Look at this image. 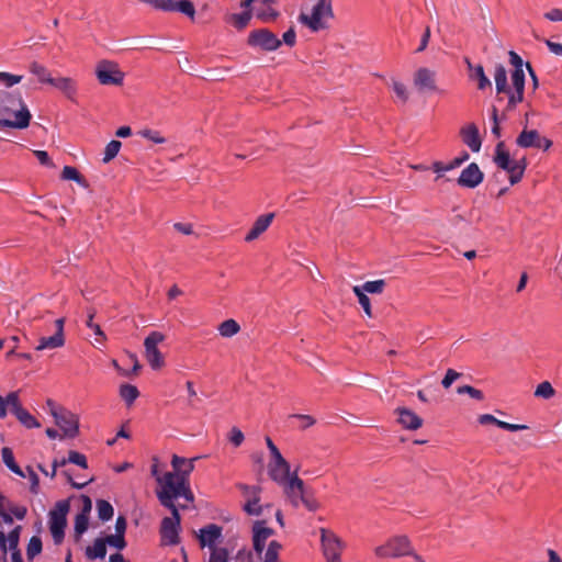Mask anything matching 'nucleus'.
Instances as JSON below:
<instances>
[{"instance_id": "49530a36", "label": "nucleus", "mask_w": 562, "mask_h": 562, "mask_svg": "<svg viewBox=\"0 0 562 562\" xmlns=\"http://www.w3.org/2000/svg\"><path fill=\"white\" fill-rule=\"evenodd\" d=\"M10 503L11 502L0 492V517L7 525H11L13 522L12 516L8 513V506Z\"/></svg>"}, {"instance_id": "39448f33", "label": "nucleus", "mask_w": 562, "mask_h": 562, "mask_svg": "<svg viewBox=\"0 0 562 562\" xmlns=\"http://www.w3.org/2000/svg\"><path fill=\"white\" fill-rule=\"evenodd\" d=\"M493 161L499 169L508 173L512 186L518 183L522 179L527 167L525 158L518 160L510 158L508 150L505 148L504 142H499L495 146Z\"/></svg>"}, {"instance_id": "8fccbe9b", "label": "nucleus", "mask_w": 562, "mask_h": 562, "mask_svg": "<svg viewBox=\"0 0 562 562\" xmlns=\"http://www.w3.org/2000/svg\"><path fill=\"white\" fill-rule=\"evenodd\" d=\"M238 487L247 501L260 496L261 493V487L258 485L239 484Z\"/></svg>"}, {"instance_id": "603ef678", "label": "nucleus", "mask_w": 562, "mask_h": 562, "mask_svg": "<svg viewBox=\"0 0 562 562\" xmlns=\"http://www.w3.org/2000/svg\"><path fill=\"white\" fill-rule=\"evenodd\" d=\"M61 178L64 180H71L79 184L82 183V178L79 175L78 170L75 167L71 166H65L61 172Z\"/></svg>"}, {"instance_id": "bb28decb", "label": "nucleus", "mask_w": 562, "mask_h": 562, "mask_svg": "<svg viewBox=\"0 0 562 562\" xmlns=\"http://www.w3.org/2000/svg\"><path fill=\"white\" fill-rule=\"evenodd\" d=\"M465 64H467L468 69L470 71V78L473 79V80L474 79L477 80V88L480 90H484L487 87H491V81L486 77V75L484 72L483 66H481V65H476V66L472 65L471 61L469 60V58H465Z\"/></svg>"}, {"instance_id": "de8ad7c7", "label": "nucleus", "mask_w": 562, "mask_h": 562, "mask_svg": "<svg viewBox=\"0 0 562 562\" xmlns=\"http://www.w3.org/2000/svg\"><path fill=\"white\" fill-rule=\"evenodd\" d=\"M392 89L401 102L405 103L408 100V91L403 82L393 79Z\"/></svg>"}, {"instance_id": "0eeeda50", "label": "nucleus", "mask_w": 562, "mask_h": 562, "mask_svg": "<svg viewBox=\"0 0 562 562\" xmlns=\"http://www.w3.org/2000/svg\"><path fill=\"white\" fill-rule=\"evenodd\" d=\"M374 553L380 559L413 555L415 561L423 562L422 557L414 553L409 539L406 536H395L384 544L375 548Z\"/></svg>"}, {"instance_id": "680f3d73", "label": "nucleus", "mask_w": 562, "mask_h": 562, "mask_svg": "<svg viewBox=\"0 0 562 562\" xmlns=\"http://www.w3.org/2000/svg\"><path fill=\"white\" fill-rule=\"evenodd\" d=\"M87 327H89L91 330H93L94 335L98 336L95 340L98 342H102L105 339V336L101 329V327L98 324L93 323V315H89V318L86 323Z\"/></svg>"}, {"instance_id": "09e8293b", "label": "nucleus", "mask_w": 562, "mask_h": 562, "mask_svg": "<svg viewBox=\"0 0 562 562\" xmlns=\"http://www.w3.org/2000/svg\"><path fill=\"white\" fill-rule=\"evenodd\" d=\"M250 19H251V14L249 11L234 13L231 15V21L234 23V25L237 29L245 27L248 24V22L250 21Z\"/></svg>"}, {"instance_id": "f257e3e1", "label": "nucleus", "mask_w": 562, "mask_h": 562, "mask_svg": "<svg viewBox=\"0 0 562 562\" xmlns=\"http://www.w3.org/2000/svg\"><path fill=\"white\" fill-rule=\"evenodd\" d=\"M198 458L186 459L177 454L172 456L171 467L173 471L159 473L158 459L154 458L150 468L151 475L156 479L158 490L156 491L157 498L167 492L175 497H182L189 503H193L194 495L190 486V474L194 470V462Z\"/></svg>"}, {"instance_id": "6ab92c4d", "label": "nucleus", "mask_w": 562, "mask_h": 562, "mask_svg": "<svg viewBox=\"0 0 562 562\" xmlns=\"http://www.w3.org/2000/svg\"><path fill=\"white\" fill-rule=\"evenodd\" d=\"M223 538V528L216 524H210L198 532V540L201 548H209L211 551L217 549V543Z\"/></svg>"}, {"instance_id": "4d7b16f0", "label": "nucleus", "mask_w": 562, "mask_h": 562, "mask_svg": "<svg viewBox=\"0 0 562 562\" xmlns=\"http://www.w3.org/2000/svg\"><path fill=\"white\" fill-rule=\"evenodd\" d=\"M228 555L226 548H217L211 551L209 562H228Z\"/></svg>"}, {"instance_id": "c85d7f7f", "label": "nucleus", "mask_w": 562, "mask_h": 562, "mask_svg": "<svg viewBox=\"0 0 562 562\" xmlns=\"http://www.w3.org/2000/svg\"><path fill=\"white\" fill-rule=\"evenodd\" d=\"M1 457H2L3 463L11 472H13L14 474H16L21 477H25V473L15 462L13 451L9 447H3L1 449Z\"/></svg>"}, {"instance_id": "9b49d317", "label": "nucleus", "mask_w": 562, "mask_h": 562, "mask_svg": "<svg viewBox=\"0 0 562 562\" xmlns=\"http://www.w3.org/2000/svg\"><path fill=\"white\" fill-rule=\"evenodd\" d=\"M98 81L103 86H120L124 80V72L119 66L110 60H101L95 67Z\"/></svg>"}, {"instance_id": "864d4df0", "label": "nucleus", "mask_w": 562, "mask_h": 562, "mask_svg": "<svg viewBox=\"0 0 562 562\" xmlns=\"http://www.w3.org/2000/svg\"><path fill=\"white\" fill-rule=\"evenodd\" d=\"M68 462L76 464V465L80 467L81 469L88 468V462H87L86 456L78 451H75V450L69 451Z\"/></svg>"}, {"instance_id": "a878e982", "label": "nucleus", "mask_w": 562, "mask_h": 562, "mask_svg": "<svg viewBox=\"0 0 562 562\" xmlns=\"http://www.w3.org/2000/svg\"><path fill=\"white\" fill-rule=\"evenodd\" d=\"M516 144L521 148L541 147V136L536 130H524L516 138Z\"/></svg>"}, {"instance_id": "f03ea898", "label": "nucleus", "mask_w": 562, "mask_h": 562, "mask_svg": "<svg viewBox=\"0 0 562 562\" xmlns=\"http://www.w3.org/2000/svg\"><path fill=\"white\" fill-rule=\"evenodd\" d=\"M509 61L514 67V70L510 76L512 88L508 87L507 83V71L505 67L501 64L495 66L494 71V81L497 93H507L508 95V109H514L518 103L524 100V91H525V71H524V61L521 57L510 50L508 53Z\"/></svg>"}, {"instance_id": "c9c22d12", "label": "nucleus", "mask_w": 562, "mask_h": 562, "mask_svg": "<svg viewBox=\"0 0 562 562\" xmlns=\"http://www.w3.org/2000/svg\"><path fill=\"white\" fill-rule=\"evenodd\" d=\"M352 291L356 294V296L358 297L359 304L361 305L366 315L371 317L372 316L371 302H370V299L368 297V295L362 291L360 285H355Z\"/></svg>"}, {"instance_id": "ea45409f", "label": "nucleus", "mask_w": 562, "mask_h": 562, "mask_svg": "<svg viewBox=\"0 0 562 562\" xmlns=\"http://www.w3.org/2000/svg\"><path fill=\"white\" fill-rule=\"evenodd\" d=\"M42 540L41 538L34 536L30 539L26 548V557L29 560H33L36 555L42 552Z\"/></svg>"}, {"instance_id": "6e6d98bb", "label": "nucleus", "mask_w": 562, "mask_h": 562, "mask_svg": "<svg viewBox=\"0 0 562 562\" xmlns=\"http://www.w3.org/2000/svg\"><path fill=\"white\" fill-rule=\"evenodd\" d=\"M458 394H468L472 398L482 401L484 398V394L482 391L471 386V385H462L457 389Z\"/></svg>"}, {"instance_id": "4be33fe9", "label": "nucleus", "mask_w": 562, "mask_h": 562, "mask_svg": "<svg viewBox=\"0 0 562 562\" xmlns=\"http://www.w3.org/2000/svg\"><path fill=\"white\" fill-rule=\"evenodd\" d=\"M462 142L473 151L479 153L482 147V139L479 128L474 123H470L460 130Z\"/></svg>"}, {"instance_id": "a211bd4d", "label": "nucleus", "mask_w": 562, "mask_h": 562, "mask_svg": "<svg viewBox=\"0 0 562 562\" xmlns=\"http://www.w3.org/2000/svg\"><path fill=\"white\" fill-rule=\"evenodd\" d=\"M279 485L283 488L291 505L295 508L299 507L305 495V487L304 482L297 476L296 471L293 472L291 477L286 479L285 483H280Z\"/></svg>"}, {"instance_id": "052dcab7", "label": "nucleus", "mask_w": 562, "mask_h": 562, "mask_svg": "<svg viewBox=\"0 0 562 562\" xmlns=\"http://www.w3.org/2000/svg\"><path fill=\"white\" fill-rule=\"evenodd\" d=\"M291 417L300 420L301 424L299 427L301 429H306L315 424V418L311 415L293 414Z\"/></svg>"}, {"instance_id": "f3484780", "label": "nucleus", "mask_w": 562, "mask_h": 562, "mask_svg": "<svg viewBox=\"0 0 562 562\" xmlns=\"http://www.w3.org/2000/svg\"><path fill=\"white\" fill-rule=\"evenodd\" d=\"M55 424L61 429L65 437L75 438L79 432V417L70 411L53 412Z\"/></svg>"}, {"instance_id": "423d86ee", "label": "nucleus", "mask_w": 562, "mask_h": 562, "mask_svg": "<svg viewBox=\"0 0 562 562\" xmlns=\"http://www.w3.org/2000/svg\"><path fill=\"white\" fill-rule=\"evenodd\" d=\"M334 18L331 0H317L310 14L301 13L299 21L312 32H318L328 27V22Z\"/></svg>"}, {"instance_id": "2eb2a0df", "label": "nucleus", "mask_w": 562, "mask_h": 562, "mask_svg": "<svg viewBox=\"0 0 562 562\" xmlns=\"http://www.w3.org/2000/svg\"><path fill=\"white\" fill-rule=\"evenodd\" d=\"M413 82L420 93L442 92L437 87V72L430 68H418L414 74Z\"/></svg>"}, {"instance_id": "aec40b11", "label": "nucleus", "mask_w": 562, "mask_h": 562, "mask_svg": "<svg viewBox=\"0 0 562 562\" xmlns=\"http://www.w3.org/2000/svg\"><path fill=\"white\" fill-rule=\"evenodd\" d=\"M484 180V173L475 162L468 165L458 178V184L463 188L474 189Z\"/></svg>"}, {"instance_id": "a18cd8bd", "label": "nucleus", "mask_w": 562, "mask_h": 562, "mask_svg": "<svg viewBox=\"0 0 562 562\" xmlns=\"http://www.w3.org/2000/svg\"><path fill=\"white\" fill-rule=\"evenodd\" d=\"M89 526V518L86 513H80L75 518V532L77 537H80L83 532L87 531Z\"/></svg>"}, {"instance_id": "b1692460", "label": "nucleus", "mask_w": 562, "mask_h": 562, "mask_svg": "<svg viewBox=\"0 0 562 562\" xmlns=\"http://www.w3.org/2000/svg\"><path fill=\"white\" fill-rule=\"evenodd\" d=\"M396 413L398 415L397 422L402 425L403 428L408 430H416L422 427L423 419L413 411L405 407H398Z\"/></svg>"}, {"instance_id": "bf43d9fd", "label": "nucleus", "mask_w": 562, "mask_h": 562, "mask_svg": "<svg viewBox=\"0 0 562 562\" xmlns=\"http://www.w3.org/2000/svg\"><path fill=\"white\" fill-rule=\"evenodd\" d=\"M8 513H10L12 517L14 516L16 519L22 520L25 518L27 509L24 506H18L10 503L8 506Z\"/></svg>"}, {"instance_id": "3c124183", "label": "nucleus", "mask_w": 562, "mask_h": 562, "mask_svg": "<svg viewBox=\"0 0 562 562\" xmlns=\"http://www.w3.org/2000/svg\"><path fill=\"white\" fill-rule=\"evenodd\" d=\"M260 496L256 498H251V501H246L244 505V510L251 516H259L261 514V506L259 504Z\"/></svg>"}, {"instance_id": "cd10ccee", "label": "nucleus", "mask_w": 562, "mask_h": 562, "mask_svg": "<svg viewBox=\"0 0 562 562\" xmlns=\"http://www.w3.org/2000/svg\"><path fill=\"white\" fill-rule=\"evenodd\" d=\"M29 71L31 75L36 77L37 82L42 85H52L54 77L50 71L42 64L32 61L29 65Z\"/></svg>"}, {"instance_id": "6e6552de", "label": "nucleus", "mask_w": 562, "mask_h": 562, "mask_svg": "<svg viewBox=\"0 0 562 562\" xmlns=\"http://www.w3.org/2000/svg\"><path fill=\"white\" fill-rule=\"evenodd\" d=\"M321 548L326 562H341V553L346 543L331 530L319 529Z\"/></svg>"}, {"instance_id": "37998d69", "label": "nucleus", "mask_w": 562, "mask_h": 562, "mask_svg": "<svg viewBox=\"0 0 562 562\" xmlns=\"http://www.w3.org/2000/svg\"><path fill=\"white\" fill-rule=\"evenodd\" d=\"M137 134L149 142H153L154 144H165L166 138L161 136V134L158 131L150 130V128H144L137 132Z\"/></svg>"}, {"instance_id": "7ed1b4c3", "label": "nucleus", "mask_w": 562, "mask_h": 562, "mask_svg": "<svg viewBox=\"0 0 562 562\" xmlns=\"http://www.w3.org/2000/svg\"><path fill=\"white\" fill-rule=\"evenodd\" d=\"M32 115L19 92L0 90V128L23 130L30 125Z\"/></svg>"}, {"instance_id": "c756f323", "label": "nucleus", "mask_w": 562, "mask_h": 562, "mask_svg": "<svg viewBox=\"0 0 562 562\" xmlns=\"http://www.w3.org/2000/svg\"><path fill=\"white\" fill-rule=\"evenodd\" d=\"M86 555L90 560L103 559L106 554V543L103 538L94 540L92 546L86 548Z\"/></svg>"}, {"instance_id": "412c9836", "label": "nucleus", "mask_w": 562, "mask_h": 562, "mask_svg": "<svg viewBox=\"0 0 562 562\" xmlns=\"http://www.w3.org/2000/svg\"><path fill=\"white\" fill-rule=\"evenodd\" d=\"M273 535V529L266 526L265 520H258L252 527V544L257 554H261L265 550L266 542Z\"/></svg>"}, {"instance_id": "c03bdc74", "label": "nucleus", "mask_w": 562, "mask_h": 562, "mask_svg": "<svg viewBox=\"0 0 562 562\" xmlns=\"http://www.w3.org/2000/svg\"><path fill=\"white\" fill-rule=\"evenodd\" d=\"M554 395V389L551 385L550 382L544 381L537 385L535 390V396L541 397V398H551Z\"/></svg>"}, {"instance_id": "79ce46f5", "label": "nucleus", "mask_w": 562, "mask_h": 562, "mask_svg": "<svg viewBox=\"0 0 562 562\" xmlns=\"http://www.w3.org/2000/svg\"><path fill=\"white\" fill-rule=\"evenodd\" d=\"M23 79L21 75H14L7 71H0V85L5 88H11L18 83H20Z\"/></svg>"}, {"instance_id": "e2e57ef3", "label": "nucleus", "mask_w": 562, "mask_h": 562, "mask_svg": "<svg viewBox=\"0 0 562 562\" xmlns=\"http://www.w3.org/2000/svg\"><path fill=\"white\" fill-rule=\"evenodd\" d=\"M244 439L245 436L243 431L237 427H233L229 434V441L232 442V445L234 447H239L243 443Z\"/></svg>"}, {"instance_id": "58836bf2", "label": "nucleus", "mask_w": 562, "mask_h": 562, "mask_svg": "<svg viewBox=\"0 0 562 562\" xmlns=\"http://www.w3.org/2000/svg\"><path fill=\"white\" fill-rule=\"evenodd\" d=\"M121 146H122V144L120 140L113 139L110 143H108V145L105 146V149H104V156L102 158V161L106 164V162L111 161L112 159H114L117 156V154L121 149Z\"/></svg>"}, {"instance_id": "9d476101", "label": "nucleus", "mask_w": 562, "mask_h": 562, "mask_svg": "<svg viewBox=\"0 0 562 562\" xmlns=\"http://www.w3.org/2000/svg\"><path fill=\"white\" fill-rule=\"evenodd\" d=\"M165 340V335L160 331H151L144 340L145 358L153 370H158L164 366V357L158 349V345Z\"/></svg>"}, {"instance_id": "5701e85b", "label": "nucleus", "mask_w": 562, "mask_h": 562, "mask_svg": "<svg viewBox=\"0 0 562 562\" xmlns=\"http://www.w3.org/2000/svg\"><path fill=\"white\" fill-rule=\"evenodd\" d=\"M274 218V213L262 214L252 224L251 228L245 236L246 241H252L257 239L262 233H265Z\"/></svg>"}, {"instance_id": "0e129e2a", "label": "nucleus", "mask_w": 562, "mask_h": 562, "mask_svg": "<svg viewBox=\"0 0 562 562\" xmlns=\"http://www.w3.org/2000/svg\"><path fill=\"white\" fill-rule=\"evenodd\" d=\"M27 473H29V480H30V491L33 493V494H37L38 493V487H40V479H38V475L34 472V470L30 467H27Z\"/></svg>"}, {"instance_id": "473e14b6", "label": "nucleus", "mask_w": 562, "mask_h": 562, "mask_svg": "<svg viewBox=\"0 0 562 562\" xmlns=\"http://www.w3.org/2000/svg\"><path fill=\"white\" fill-rule=\"evenodd\" d=\"M16 419L27 429L40 428V422L24 407L15 415Z\"/></svg>"}, {"instance_id": "f704fd0d", "label": "nucleus", "mask_w": 562, "mask_h": 562, "mask_svg": "<svg viewBox=\"0 0 562 562\" xmlns=\"http://www.w3.org/2000/svg\"><path fill=\"white\" fill-rule=\"evenodd\" d=\"M97 510H98V517L102 521H108L113 517V507L112 505L104 499H99L97 502Z\"/></svg>"}, {"instance_id": "69168bd1", "label": "nucleus", "mask_w": 562, "mask_h": 562, "mask_svg": "<svg viewBox=\"0 0 562 562\" xmlns=\"http://www.w3.org/2000/svg\"><path fill=\"white\" fill-rule=\"evenodd\" d=\"M460 376V374L452 370L448 369L446 372V375L443 376L441 384L445 389H448L451 386V384Z\"/></svg>"}, {"instance_id": "1a4fd4ad", "label": "nucleus", "mask_w": 562, "mask_h": 562, "mask_svg": "<svg viewBox=\"0 0 562 562\" xmlns=\"http://www.w3.org/2000/svg\"><path fill=\"white\" fill-rule=\"evenodd\" d=\"M69 504L66 501H60L56 504L55 509L49 512L48 525L52 538L55 544L63 542L65 537V528L67 526V513Z\"/></svg>"}, {"instance_id": "a19ab883", "label": "nucleus", "mask_w": 562, "mask_h": 562, "mask_svg": "<svg viewBox=\"0 0 562 562\" xmlns=\"http://www.w3.org/2000/svg\"><path fill=\"white\" fill-rule=\"evenodd\" d=\"M23 408L18 391L8 393V412L14 416Z\"/></svg>"}, {"instance_id": "e433bc0d", "label": "nucleus", "mask_w": 562, "mask_h": 562, "mask_svg": "<svg viewBox=\"0 0 562 562\" xmlns=\"http://www.w3.org/2000/svg\"><path fill=\"white\" fill-rule=\"evenodd\" d=\"M281 550V544L273 540L268 544V548L265 552L262 562H280L279 552Z\"/></svg>"}, {"instance_id": "f8f14e48", "label": "nucleus", "mask_w": 562, "mask_h": 562, "mask_svg": "<svg viewBox=\"0 0 562 562\" xmlns=\"http://www.w3.org/2000/svg\"><path fill=\"white\" fill-rule=\"evenodd\" d=\"M157 10L167 12H181L193 19L195 14L194 5L189 0H139Z\"/></svg>"}, {"instance_id": "7c9ffc66", "label": "nucleus", "mask_w": 562, "mask_h": 562, "mask_svg": "<svg viewBox=\"0 0 562 562\" xmlns=\"http://www.w3.org/2000/svg\"><path fill=\"white\" fill-rule=\"evenodd\" d=\"M217 330L222 337L231 338L239 333L240 326L235 319L229 318L221 323Z\"/></svg>"}, {"instance_id": "4c0bfd02", "label": "nucleus", "mask_w": 562, "mask_h": 562, "mask_svg": "<svg viewBox=\"0 0 562 562\" xmlns=\"http://www.w3.org/2000/svg\"><path fill=\"white\" fill-rule=\"evenodd\" d=\"M385 286V281L382 279L373 280V281H366L360 288L364 293L370 294H380L383 292Z\"/></svg>"}, {"instance_id": "dca6fc26", "label": "nucleus", "mask_w": 562, "mask_h": 562, "mask_svg": "<svg viewBox=\"0 0 562 562\" xmlns=\"http://www.w3.org/2000/svg\"><path fill=\"white\" fill-rule=\"evenodd\" d=\"M55 333L48 337H41L38 345L35 347L36 351L53 350L65 346V318L60 317L55 319Z\"/></svg>"}, {"instance_id": "2f4dec72", "label": "nucleus", "mask_w": 562, "mask_h": 562, "mask_svg": "<svg viewBox=\"0 0 562 562\" xmlns=\"http://www.w3.org/2000/svg\"><path fill=\"white\" fill-rule=\"evenodd\" d=\"M120 396L127 405H132L139 396V392L135 385L122 384L120 386Z\"/></svg>"}, {"instance_id": "338daca9", "label": "nucleus", "mask_w": 562, "mask_h": 562, "mask_svg": "<svg viewBox=\"0 0 562 562\" xmlns=\"http://www.w3.org/2000/svg\"><path fill=\"white\" fill-rule=\"evenodd\" d=\"M34 155H35V157L37 158V160L42 165H44L46 167H54V164H53V161H52V159H50V157H49L47 151H45V150H35Z\"/></svg>"}, {"instance_id": "4468645a", "label": "nucleus", "mask_w": 562, "mask_h": 562, "mask_svg": "<svg viewBox=\"0 0 562 562\" xmlns=\"http://www.w3.org/2000/svg\"><path fill=\"white\" fill-rule=\"evenodd\" d=\"M267 470L269 477L277 484L285 483L286 479L293 474L290 463L283 458L281 452L270 456Z\"/></svg>"}, {"instance_id": "13d9d810", "label": "nucleus", "mask_w": 562, "mask_h": 562, "mask_svg": "<svg viewBox=\"0 0 562 562\" xmlns=\"http://www.w3.org/2000/svg\"><path fill=\"white\" fill-rule=\"evenodd\" d=\"M20 529L21 527H15L11 530L7 537L8 549L11 551L18 550V543L20 538Z\"/></svg>"}, {"instance_id": "774afa93", "label": "nucleus", "mask_w": 562, "mask_h": 562, "mask_svg": "<svg viewBox=\"0 0 562 562\" xmlns=\"http://www.w3.org/2000/svg\"><path fill=\"white\" fill-rule=\"evenodd\" d=\"M453 169V166L451 162L449 164H442L440 161H435L432 164V170L438 175V177L443 176L445 172L450 171Z\"/></svg>"}, {"instance_id": "ddd939ff", "label": "nucleus", "mask_w": 562, "mask_h": 562, "mask_svg": "<svg viewBox=\"0 0 562 562\" xmlns=\"http://www.w3.org/2000/svg\"><path fill=\"white\" fill-rule=\"evenodd\" d=\"M248 44L267 52H273L281 46L282 42L268 29H259L249 33Z\"/></svg>"}, {"instance_id": "20e7f679", "label": "nucleus", "mask_w": 562, "mask_h": 562, "mask_svg": "<svg viewBox=\"0 0 562 562\" xmlns=\"http://www.w3.org/2000/svg\"><path fill=\"white\" fill-rule=\"evenodd\" d=\"M178 498L175 497V494L169 495L167 492L159 496L160 504L171 513L170 517H165L161 520L160 526L161 541L167 546H175L179 542L180 514L178 506L175 504Z\"/></svg>"}, {"instance_id": "72a5a7b5", "label": "nucleus", "mask_w": 562, "mask_h": 562, "mask_svg": "<svg viewBox=\"0 0 562 562\" xmlns=\"http://www.w3.org/2000/svg\"><path fill=\"white\" fill-rule=\"evenodd\" d=\"M252 11L255 12L256 16L261 19L262 21H271L278 16V12L273 9L272 3L266 7L255 5L252 8Z\"/></svg>"}, {"instance_id": "393cba45", "label": "nucleus", "mask_w": 562, "mask_h": 562, "mask_svg": "<svg viewBox=\"0 0 562 562\" xmlns=\"http://www.w3.org/2000/svg\"><path fill=\"white\" fill-rule=\"evenodd\" d=\"M50 86L58 89L65 94L67 99L71 101L75 100L78 92L77 82L70 77L54 78Z\"/></svg>"}, {"instance_id": "5fc2aeb1", "label": "nucleus", "mask_w": 562, "mask_h": 562, "mask_svg": "<svg viewBox=\"0 0 562 562\" xmlns=\"http://www.w3.org/2000/svg\"><path fill=\"white\" fill-rule=\"evenodd\" d=\"M103 539L106 544H109L110 547L116 548L119 550L124 549L126 546L123 535L115 533V535L108 536Z\"/></svg>"}]
</instances>
